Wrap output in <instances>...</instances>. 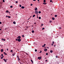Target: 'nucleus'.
I'll use <instances>...</instances> for the list:
<instances>
[{
	"instance_id": "nucleus-1",
	"label": "nucleus",
	"mask_w": 64,
	"mask_h": 64,
	"mask_svg": "<svg viewBox=\"0 0 64 64\" xmlns=\"http://www.w3.org/2000/svg\"><path fill=\"white\" fill-rule=\"evenodd\" d=\"M18 42H20L21 41V40L20 39H18Z\"/></svg>"
},
{
	"instance_id": "nucleus-2",
	"label": "nucleus",
	"mask_w": 64,
	"mask_h": 64,
	"mask_svg": "<svg viewBox=\"0 0 64 64\" xmlns=\"http://www.w3.org/2000/svg\"><path fill=\"white\" fill-rule=\"evenodd\" d=\"M35 13H36V14H38V11H37V10H36L35 11Z\"/></svg>"
},
{
	"instance_id": "nucleus-3",
	"label": "nucleus",
	"mask_w": 64,
	"mask_h": 64,
	"mask_svg": "<svg viewBox=\"0 0 64 64\" xmlns=\"http://www.w3.org/2000/svg\"><path fill=\"white\" fill-rule=\"evenodd\" d=\"M42 57H38V59L39 60H40L41 59Z\"/></svg>"
},
{
	"instance_id": "nucleus-4",
	"label": "nucleus",
	"mask_w": 64,
	"mask_h": 64,
	"mask_svg": "<svg viewBox=\"0 0 64 64\" xmlns=\"http://www.w3.org/2000/svg\"><path fill=\"white\" fill-rule=\"evenodd\" d=\"M47 49H45L44 50V52H46L47 51Z\"/></svg>"
},
{
	"instance_id": "nucleus-5",
	"label": "nucleus",
	"mask_w": 64,
	"mask_h": 64,
	"mask_svg": "<svg viewBox=\"0 0 64 64\" xmlns=\"http://www.w3.org/2000/svg\"><path fill=\"white\" fill-rule=\"evenodd\" d=\"M16 54V53H15V52H14V54H12V56H14V55Z\"/></svg>"
},
{
	"instance_id": "nucleus-6",
	"label": "nucleus",
	"mask_w": 64,
	"mask_h": 64,
	"mask_svg": "<svg viewBox=\"0 0 64 64\" xmlns=\"http://www.w3.org/2000/svg\"><path fill=\"white\" fill-rule=\"evenodd\" d=\"M3 60L5 62H6L7 61L6 60H5V59H4Z\"/></svg>"
},
{
	"instance_id": "nucleus-7",
	"label": "nucleus",
	"mask_w": 64,
	"mask_h": 64,
	"mask_svg": "<svg viewBox=\"0 0 64 64\" xmlns=\"http://www.w3.org/2000/svg\"><path fill=\"white\" fill-rule=\"evenodd\" d=\"M1 51L2 52H3V49H2L1 50Z\"/></svg>"
},
{
	"instance_id": "nucleus-8",
	"label": "nucleus",
	"mask_w": 64,
	"mask_h": 64,
	"mask_svg": "<svg viewBox=\"0 0 64 64\" xmlns=\"http://www.w3.org/2000/svg\"><path fill=\"white\" fill-rule=\"evenodd\" d=\"M21 8H22V9H24V6H22V7H21Z\"/></svg>"
},
{
	"instance_id": "nucleus-9",
	"label": "nucleus",
	"mask_w": 64,
	"mask_h": 64,
	"mask_svg": "<svg viewBox=\"0 0 64 64\" xmlns=\"http://www.w3.org/2000/svg\"><path fill=\"white\" fill-rule=\"evenodd\" d=\"M18 38H19V39H20V38H21V36H18Z\"/></svg>"
},
{
	"instance_id": "nucleus-10",
	"label": "nucleus",
	"mask_w": 64,
	"mask_h": 64,
	"mask_svg": "<svg viewBox=\"0 0 64 64\" xmlns=\"http://www.w3.org/2000/svg\"><path fill=\"white\" fill-rule=\"evenodd\" d=\"M38 10V8H35V10Z\"/></svg>"
},
{
	"instance_id": "nucleus-11",
	"label": "nucleus",
	"mask_w": 64,
	"mask_h": 64,
	"mask_svg": "<svg viewBox=\"0 0 64 64\" xmlns=\"http://www.w3.org/2000/svg\"><path fill=\"white\" fill-rule=\"evenodd\" d=\"M6 13H9V12L8 10H6Z\"/></svg>"
},
{
	"instance_id": "nucleus-12",
	"label": "nucleus",
	"mask_w": 64,
	"mask_h": 64,
	"mask_svg": "<svg viewBox=\"0 0 64 64\" xmlns=\"http://www.w3.org/2000/svg\"><path fill=\"white\" fill-rule=\"evenodd\" d=\"M43 4L44 5H46V3H43Z\"/></svg>"
},
{
	"instance_id": "nucleus-13",
	"label": "nucleus",
	"mask_w": 64,
	"mask_h": 64,
	"mask_svg": "<svg viewBox=\"0 0 64 64\" xmlns=\"http://www.w3.org/2000/svg\"><path fill=\"white\" fill-rule=\"evenodd\" d=\"M52 19L54 20H55V18H52Z\"/></svg>"
},
{
	"instance_id": "nucleus-14",
	"label": "nucleus",
	"mask_w": 64,
	"mask_h": 64,
	"mask_svg": "<svg viewBox=\"0 0 64 64\" xmlns=\"http://www.w3.org/2000/svg\"><path fill=\"white\" fill-rule=\"evenodd\" d=\"M13 23L14 24H16V22H13Z\"/></svg>"
},
{
	"instance_id": "nucleus-15",
	"label": "nucleus",
	"mask_w": 64,
	"mask_h": 64,
	"mask_svg": "<svg viewBox=\"0 0 64 64\" xmlns=\"http://www.w3.org/2000/svg\"><path fill=\"white\" fill-rule=\"evenodd\" d=\"M31 60V62H32V63H34V62H33V61L32 60Z\"/></svg>"
},
{
	"instance_id": "nucleus-16",
	"label": "nucleus",
	"mask_w": 64,
	"mask_h": 64,
	"mask_svg": "<svg viewBox=\"0 0 64 64\" xmlns=\"http://www.w3.org/2000/svg\"><path fill=\"white\" fill-rule=\"evenodd\" d=\"M4 54H5V55H7V54H6V52H4Z\"/></svg>"
},
{
	"instance_id": "nucleus-17",
	"label": "nucleus",
	"mask_w": 64,
	"mask_h": 64,
	"mask_svg": "<svg viewBox=\"0 0 64 64\" xmlns=\"http://www.w3.org/2000/svg\"><path fill=\"white\" fill-rule=\"evenodd\" d=\"M32 33H34V30H32Z\"/></svg>"
},
{
	"instance_id": "nucleus-18",
	"label": "nucleus",
	"mask_w": 64,
	"mask_h": 64,
	"mask_svg": "<svg viewBox=\"0 0 64 64\" xmlns=\"http://www.w3.org/2000/svg\"><path fill=\"white\" fill-rule=\"evenodd\" d=\"M50 53H52V52H53V51L52 50H51L50 51Z\"/></svg>"
},
{
	"instance_id": "nucleus-19",
	"label": "nucleus",
	"mask_w": 64,
	"mask_h": 64,
	"mask_svg": "<svg viewBox=\"0 0 64 64\" xmlns=\"http://www.w3.org/2000/svg\"><path fill=\"white\" fill-rule=\"evenodd\" d=\"M57 16V15H56H56H55V17H56Z\"/></svg>"
},
{
	"instance_id": "nucleus-20",
	"label": "nucleus",
	"mask_w": 64,
	"mask_h": 64,
	"mask_svg": "<svg viewBox=\"0 0 64 64\" xmlns=\"http://www.w3.org/2000/svg\"><path fill=\"white\" fill-rule=\"evenodd\" d=\"M8 17L9 18H10V16H8Z\"/></svg>"
},
{
	"instance_id": "nucleus-21",
	"label": "nucleus",
	"mask_w": 64,
	"mask_h": 64,
	"mask_svg": "<svg viewBox=\"0 0 64 64\" xmlns=\"http://www.w3.org/2000/svg\"><path fill=\"white\" fill-rule=\"evenodd\" d=\"M39 18V19L40 20V19H41V17H39V18Z\"/></svg>"
},
{
	"instance_id": "nucleus-22",
	"label": "nucleus",
	"mask_w": 64,
	"mask_h": 64,
	"mask_svg": "<svg viewBox=\"0 0 64 64\" xmlns=\"http://www.w3.org/2000/svg\"><path fill=\"white\" fill-rule=\"evenodd\" d=\"M46 2V0H44V2L45 3V2Z\"/></svg>"
},
{
	"instance_id": "nucleus-23",
	"label": "nucleus",
	"mask_w": 64,
	"mask_h": 64,
	"mask_svg": "<svg viewBox=\"0 0 64 64\" xmlns=\"http://www.w3.org/2000/svg\"><path fill=\"white\" fill-rule=\"evenodd\" d=\"M13 7V6H10V8H12Z\"/></svg>"
},
{
	"instance_id": "nucleus-24",
	"label": "nucleus",
	"mask_w": 64,
	"mask_h": 64,
	"mask_svg": "<svg viewBox=\"0 0 64 64\" xmlns=\"http://www.w3.org/2000/svg\"><path fill=\"white\" fill-rule=\"evenodd\" d=\"M35 16V14H34V15H33V16H33V17H34Z\"/></svg>"
},
{
	"instance_id": "nucleus-25",
	"label": "nucleus",
	"mask_w": 64,
	"mask_h": 64,
	"mask_svg": "<svg viewBox=\"0 0 64 64\" xmlns=\"http://www.w3.org/2000/svg\"><path fill=\"white\" fill-rule=\"evenodd\" d=\"M41 13V12L40 11H39V12H38V13H39V14H40Z\"/></svg>"
},
{
	"instance_id": "nucleus-26",
	"label": "nucleus",
	"mask_w": 64,
	"mask_h": 64,
	"mask_svg": "<svg viewBox=\"0 0 64 64\" xmlns=\"http://www.w3.org/2000/svg\"><path fill=\"white\" fill-rule=\"evenodd\" d=\"M42 51L41 50H40L39 52V53H42Z\"/></svg>"
},
{
	"instance_id": "nucleus-27",
	"label": "nucleus",
	"mask_w": 64,
	"mask_h": 64,
	"mask_svg": "<svg viewBox=\"0 0 64 64\" xmlns=\"http://www.w3.org/2000/svg\"><path fill=\"white\" fill-rule=\"evenodd\" d=\"M18 1H16V4H17V3H18Z\"/></svg>"
},
{
	"instance_id": "nucleus-28",
	"label": "nucleus",
	"mask_w": 64,
	"mask_h": 64,
	"mask_svg": "<svg viewBox=\"0 0 64 64\" xmlns=\"http://www.w3.org/2000/svg\"><path fill=\"white\" fill-rule=\"evenodd\" d=\"M37 50H36V49L35 50V52H37Z\"/></svg>"
},
{
	"instance_id": "nucleus-29",
	"label": "nucleus",
	"mask_w": 64,
	"mask_h": 64,
	"mask_svg": "<svg viewBox=\"0 0 64 64\" xmlns=\"http://www.w3.org/2000/svg\"><path fill=\"white\" fill-rule=\"evenodd\" d=\"M43 25H44L43 24H41V26H43Z\"/></svg>"
},
{
	"instance_id": "nucleus-30",
	"label": "nucleus",
	"mask_w": 64,
	"mask_h": 64,
	"mask_svg": "<svg viewBox=\"0 0 64 64\" xmlns=\"http://www.w3.org/2000/svg\"><path fill=\"white\" fill-rule=\"evenodd\" d=\"M45 47V46H44V45H42V47Z\"/></svg>"
},
{
	"instance_id": "nucleus-31",
	"label": "nucleus",
	"mask_w": 64,
	"mask_h": 64,
	"mask_svg": "<svg viewBox=\"0 0 64 64\" xmlns=\"http://www.w3.org/2000/svg\"><path fill=\"white\" fill-rule=\"evenodd\" d=\"M22 37H24V35H22Z\"/></svg>"
},
{
	"instance_id": "nucleus-32",
	"label": "nucleus",
	"mask_w": 64,
	"mask_h": 64,
	"mask_svg": "<svg viewBox=\"0 0 64 64\" xmlns=\"http://www.w3.org/2000/svg\"><path fill=\"white\" fill-rule=\"evenodd\" d=\"M12 52V50H10V52Z\"/></svg>"
},
{
	"instance_id": "nucleus-33",
	"label": "nucleus",
	"mask_w": 64,
	"mask_h": 64,
	"mask_svg": "<svg viewBox=\"0 0 64 64\" xmlns=\"http://www.w3.org/2000/svg\"><path fill=\"white\" fill-rule=\"evenodd\" d=\"M3 58V57H2L1 58V59H2Z\"/></svg>"
},
{
	"instance_id": "nucleus-34",
	"label": "nucleus",
	"mask_w": 64,
	"mask_h": 64,
	"mask_svg": "<svg viewBox=\"0 0 64 64\" xmlns=\"http://www.w3.org/2000/svg\"><path fill=\"white\" fill-rule=\"evenodd\" d=\"M49 22L50 23H51L52 22V21L51 20H50V21Z\"/></svg>"
},
{
	"instance_id": "nucleus-35",
	"label": "nucleus",
	"mask_w": 64,
	"mask_h": 64,
	"mask_svg": "<svg viewBox=\"0 0 64 64\" xmlns=\"http://www.w3.org/2000/svg\"><path fill=\"white\" fill-rule=\"evenodd\" d=\"M44 28H42V30H44Z\"/></svg>"
},
{
	"instance_id": "nucleus-36",
	"label": "nucleus",
	"mask_w": 64,
	"mask_h": 64,
	"mask_svg": "<svg viewBox=\"0 0 64 64\" xmlns=\"http://www.w3.org/2000/svg\"><path fill=\"white\" fill-rule=\"evenodd\" d=\"M3 2H5L4 0H3Z\"/></svg>"
},
{
	"instance_id": "nucleus-37",
	"label": "nucleus",
	"mask_w": 64,
	"mask_h": 64,
	"mask_svg": "<svg viewBox=\"0 0 64 64\" xmlns=\"http://www.w3.org/2000/svg\"><path fill=\"white\" fill-rule=\"evenodd\" d=\"M1 55L2 56H3V54H1Z\"/></svg>"
},
{
	"instance_id": "nucleus-38",
	"label": "nucleus",
	"mask_w": 64,
	"mask_h": 64,
	"mask_svg": "<svg viewBox=\"0 0 64 64\" xmlns=\"http://www.w3.org/2000/svg\"><path fill=\"white\" fill-rule=\"evenodd\" d=\"M3 40L4 41H5V39H3Z\"/></svg>"
},
{
	"instance_id": "nucleus-39",
	"label": "nucleus",
	"mask_w": 64,
	"mask_h": 64,
	"mask_svg": "<svg viewBox=\"0 0 64 64\" xmlns=\"http://www.w3.org/2000/svg\"><path fill=\"white\" fill-rule=\"evenodd\" d=\"M6 50L7 51H8V48H7Z\"/></svg>"
},
{
	"instance_id": "nucleus-40",
	"label": "nucleus",
	"mask_w": 64,
	"mask_h": 64,
	"mask_svg": "<svg viewBox=\"0 0 64 64\" xmlns=\"http://www.w3.org/2000/svg\"><path fill=\"white\" fill-rule=\"evenodd\" d=\"M53 45H54V44H52V46H53Z\"/></svg>"
},
{
	"instance_id": "nucleus-41",
	"label": "nucleus",
	"mask_w": 64,
	"mask_h": 64,
	"mask_svg": "<svg viewBox=\"0 0 64 64\" xmlns=\"http://www.w3.org/2000/svg\"><path fill=\"white\" fill-rule=\"evenodd\" d=\"M4 40L3 38H2V39H1V40Z\"/></svg>"
},
{
	"instance_id": "nucleus-42",
	"label": "nucleus",
	"mask_w": 64,
	"mask_h": 64,
	"mask_svg": "<svg viewBox=\"0 0 64 64\" xmlns=\"http://www.w3.org/2000/svg\"><path fill=\"white\" fill-rule=\"evenodd\" d=\"M16 41H17L18 40V39H16Z\"/></svg>"
},
{
	"instance_id": "nucleus-43",
	"label": "nucleus",
	"mask_w": 64,
	"mask_h": 64,
	"mask_svg": "<svg viewBox=\"0 0 64 64\" xmlns=\"http://www.w3.org/2000/svg\"><path fill=\"white\" fill-rule=\"evenodd\" d=\"M0 24H2V22H0Z\"/></svg>"
},
{
	"instance_id": "nucleus-44",
	"label": "nucleus",
	"mask_w": 64,
	"mask_h": 64,
	"mask_svg": "<svg viewBox=\"0 0 64 64\" xmlns=\"http://www.w3.org/2000/svg\"><path fill=\"white\" fill-rule=\"evenodd\" d=\"M20 7H21V5H20Z\"/></svg>"
},
{
	"instance_id": "nucleus-45",
	"label": "nucleus",
	"mask_w": 64,
	"mask_h": 64,
	"mask_svg": "<svg viewBox=\"0 0 64 64\" xmlns=\"http://www.w3.org/2000/svg\"><path fill=\"white\" fill-rule=\"evenodd\" d=\"M18 60H20V59H19V58H18Z\"/></svg>"
},
{
	"instance_id": "nucleus-46",
	"label": "nucleus",
	"mask_w": 64,
	"mask_h": 64,
	"mask_svg": "<svg viewBox=\"0 0 64 64\" xmlns=\"http://www.w3.org/2000/svg\"><path fill=\"white\" fill-rule=\"evenodd\" d=\"M62 28L61 27H60L59 28V29H61Z\"/></svg>"
},
{
	"instance_id": "nucleus-47",
	"label": "nucleus",
	"mask_w": 64,
	"mask_h": 64,
	"mask_svg": "<svg viewBox=\"0 0 64 64\" xmlns=\"http://www.w3.org/2000/svg\"><path fill=\"white\" fill-rule=\"evenodd\" d=\"M46 45V44H44V46H45Z\"/></svg>"
},
{
	"instance_id": "nucleus-48",
	"label": "nucleus",
	"mask_w": 64,
	"mask_h": 64,
	"mask_svg": "<svg viewBox=\"0 0 64 64\" xmlns=\"http://www.w3.org/2000/svg\"><path fill=\"white\" fill-rule=\"evenodd\" d=\"M30 5L31 6H32L33 5V4H31Z\"/></svg>"
},
{
	"instance_id": "nucleus-49",
	"label": "nucleus",
	"mask_w": 64,
	"mask_h": 64,
	"mask_svg": "<svg viewBox=\"0 0 64 64\" xmlns=\"http://www.w3.org/2000/svg\"><path fill=\"white\" fill-rule=\"evenodd\" d=\"M52 43L53 44H54V41H53L52 42Z\"/></svg>"
},
{
	"instance_id": "nucleus-50",
	"label": "nucleus",
	"mask_w": 64,
	"mask_h": 64,
	"mask_svg": "<svg viewBox=\"0 0 64 64\" xmlns=\"http://www.w3.org/2000/svg\"><path fill=\"white\" fill-rule=\"evenodd\" d=\"M34 24H36V22H34Z\"/></svg>"
},
{
	"instance_id": "nucleus-51",
	"label": "nucleus",
	"mask_w": 64,
	"mask_h": 64,
	"mask_svg": "<svg viewBox=\"0 0 64 64\" xmlns=\"http://www.w3.org/2000/svg\"><path fill=\"white\" fill-rule=\"evenodd\" d=\"M46 55H48V53H46Z\"/></svg>"
},
{
	"instance_id": "nucleus-52",
	"label": "nucleus",
	"mask_w": 64,
	"mask_h": 64,
	"mask_svg": "<svg viewBox=\"0 0 64 64\" xmlns=\"http://www.w3.org/2000/svg\"><path fill=\"white\" fill-rule=\"evenodd\" d=\"M50 2H52V0H50Z\"/></svg>"
},
{
	"instance_id": "nucleus-53",
	"label": "nucleus",
	"mask_w": 64,
	"mask_h": 64,
	"mask_svg": "<svg viewBox=\"0 0 64 64\" xmlns=\"http://www.w3.org/2000/svg\"><path fill=\"white\" fill-rule=\"evenodd\" d=\"M56 58H58V56H56Z\"/></svg>"
},
{
	"instance_id": "nucleus-54",
	"label": "nucleus",
	"mask_w": 64,
	"mask_h": 64,
	"mask_svg": "<svg viewBox=\"0 0 64 64\" xmlns=\"http://www.w3.org/2000/svg\"><path fill=\"white\" fill-rule=\"evenodd\" d=\"M33 0L34 1H35L36 0Z\"/></svg>"
},
{
	"instance_id": "nucleus-55",
	"label": "nucleus",
	"mask_w": 64,
	"mask_h": 64,
	"mask_svg": "<svg viewBox=\"0 0 64 64\" xmlns=\"http://www.w3.org/2000/svg\"><path fill=\"white\" fill-rule=\"evenodd\" d=\"M17 57L18 58H19V56H17Z\"/></svg>"
},
{
	"instance_id": "nucleus-56",
	"label": "nucleus",
	"mask_w": 64,
	"mask_h": 64,
	"mask_svg": "<svg viewBox=\"0 0 64 64\" xmlns=\"http://www.w3.org/2000/svg\"><path fill=\"white\" fill-rule=\"evenodd\" d=\"M8 16H6V17H8Z\"/></svg>"
},
{
	"instance_id": "nucleus-57",
	"label": "nucleus",
	"mask_w": 64,
	"mask_h": 64,
	"mask_svg": "<svg viewBox=\"0 0 64 64\" xmlns=\"http://www.w3.org/2000/svg\"><path fill=\"white\" fill-rule=\"evenodd\" d=\"M20 64H22V63H20Z\"/></svg>"
},
{
	"instance_id": "nucleus-58",
	"label": "nucleus",
	"mask_w": 64,
	"mask_h": 64,
	"mask_svg": "<svg viewBox=\"0 0 64 64\" xmlns=\"http://www.w3.org/2000/svg\"><path fill=\"white\" fill-rule=\"evenodd\" d=\"M47 48H48V47H47Z\"/></svg>"
},
{
	"instance_id": "nucleus-59",
	"label": "nucleus",
	"mask_w": 64,
	"mask_h": 64,
	"mask_svg": "<svg viewBox=\"0 0 64 64\" xmlns=\"http://www.w3.org/2000/svg\"><path fill=\"white\" fill-rule=\"evenodd\" d=\"M54 46L55 47L56 46V45H54Z\"/></svg>"
},
{
	"instance_id": "nucleus-60",
	"label": "nucleus",
	"mask_w": 64,
	"mask_h": 64,
	"mask_svg": "<svg viewBox=\"0 0 64 64\" xmlns=\"http://www.w3.org/2000/svg\"><path fill=\"white\" fill-rule=\"evenodd\" d=\"M46 62H47V60H46Z\"/></svg>"
},
{
	"instance_id": "nucleus-61",
	"label": "nucleus",
	"mask_w": 64,
	"mask_h": 64,
	"mask_svg": "<svg viewBox=\"0 0 64 64\" xmlns=\"http://www.w3.org/2000/svg\"><path fill=\"white\" fill-rule=\"evenodd\" d=\"M2 58L4 57V56H2Z\"/></svg>"
},
{
	"instance_id": "nucleus-62",
	"label": "nucleus",
	"mask_w": 64,
	"mask_h": 64,
	"mask_svg": "<svg viewBox=\"0 0 64 64\" xmlns=\"http://www.w3.org/2000/svg\"><path fill=\"white\" fill-rule=\"evenodd\" d=\"M2 30V29H0V30Z\"/></svg>"
},
{
	"instance_id": "nucleus-63",
	"label": "nucleus",
	"mask_w": 64,
	"mask_h": 64,
	"mask_svg": "<svg viewBox=\"0 0 64 64\" xmlns=\"http://www.w3.org/2000/svg\"><path fill=\"white\" fill-rule=\"evenodd\" d=\"M40 0H38V1H39Z\"/></svg>"
},
{
	"instance_id": "nucleus-64",
	"label": "nucleus",
	"mask_w": 64,
	"mask_h": 64,
	"mask_svg": "<svg viewBox=\"0 0 64 64\" xmlns=\"http://www.w3.org/2000/svg\"><path fill=\"white\" fill-rule=\"evenodd\" d=\"M18 37H17V39H18Z\"/></svg>"
}]
</instances>
